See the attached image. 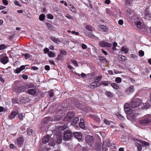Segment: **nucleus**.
<instances>
[{"instance_id":"46","label":"nucleus","mask_w":151,"mask_h":151,"mask_svg":"<svg viewBox=\"0 0 151 151\" xmlns=\"http://www.w3.org/2000/svg\"><path fill=\"white\" fill-rule=\"evenodd\" d=\"M24 55L26 59L30 58L31 57V55L27 53H25L24 54Z\"/></svg>"},{"instance_id":"37","label":"nucleus","mask_w":151,"mask_h":151,"mask_svg":"<svg viewBox=\"0 0 151 151\" xmlns=\"http://www.w3.org/2000/svg\"><path fill=\"white\" fill-rule=\"evenodd\" d=\"M100 84L101 85H104V86H106L109 85L110 83L108 81H101L100 82Z\"/></svg>"},{"instance_id":"18","label":"nucleus","mask_w":151,"mask_h":151,"mask_svg":"<svg viewBox=\"0 0 151 151\" xmlns=\"http://www.w3.org/2000/svg\"><path fill=\"white\" fill-rule=\"evenodd\" d=\"M17 145L19 147H21L24 141L22 137H20L17 139Z\"/></svg>"},{"instance_id":"38","label":"nucleus","mask_w":151,"mask_h":151,"mask_svg":"<svg viewBox=\"0 0 151 151\" xmlns=\"http://www.w3.org/2000/svg\"><path fill=\"white\" fill-rule=\"evenodd\" d=\"M48 55L50 58H53L55 56V54L51 51L49 52L48 53Z\"/></svg>"},{"instance_id":"58","label":"nucleus","mask_w":151,"mask_h":151,"mask_svg":"<svg viewBox=\"0 0 151 151\" xmlns=\"http://www.w3.org/2000/svg\"><path fill=\"white\" fill-rule=\"evenodd\" d=\"M14 4H15V5H17V6H21V5H20V4H19V2L16 0H15L14 1Z\"/></svg>"},{"instance_id":"51","label":"nucleus","mask_w":151,"mask_h":151,"mask_svg":"<svg viewBox=\"0 0 151 151\" xmlns=\"http://www.w3.org/2000/svg\"><path fill=\"white\" fill-rule=\"evenodd\" d=\"M6 48V46L4 44L0 45V50H4Z\"/></svg>"},{"instance_id":"47","label":"nucleus","mask_w":151,"mask_h":151,"mask_svg":"<svg viewBox=\"0 0 151 151\" xmlns=\"http://www.w3.org/2000/svg\"><path fill=\"white\" fill-rule=\"evenodd\" d=\"M101 76H98L97 77H96L95 78V81L97 83H98V82L100 81L101 80Z\"/></svg>"},{"instance_id":"6","label":"nucleus","mask_w":151,"mask_h":151,"mask_svg":"<svg viewBox=\"0 0 151 151\" xmlns=\"http://www.w3.org/2000/svg\"><path fill=\"white\" fill-rule=\"evenodd\" d=\"M124 111L127 115L130 114L132 113V110L130 109V105L129 104L125 103L124 105Z\"/></svg>"},{"instance_id":"59","label":"nucleus","mask_w":151,"mask_h":151,"mask_svg":"<svg viewBox=\"0 0 151 151\" xmlns=\"http://www.w3.org/2000/svg\"><path fill=\"white\" fill-rule=\"evenodd\" d=\"M65 17L69 19H73L72 17L68 14H67L65 16Z\"/></svg>"},{"instance_id":"21","label":"nucleus","mask_w":151,"mask_h":151,"mask_svg":"<svg viewBox=\"0 0 151 151\" xmlns=\"http://www.w3.org/2000/svg\"><path fill=\"white\" fill-rule=\"evenodd\" d=\"M141 144V143L138 142V140L136 141L135 145L137 147V149L138 151H140L142 150V146Z\"/></svg>"},{"instance_id":"43","label":"nucleus","mask_w":151,"mask_h":151,"mask_svg":"<svg viewBox=\"0 0 151 151\" xmlns=\"http://www.w3.org/2000/svg\"><path fill=\"white\" fill-rule=\"evenodd\" d=\"M45 17V15L44 14H41L39 16V19L41 21H43L44 20Z\"/></svg>"},{"instance_id":"61","label":"nucleus","mask_w":151,"mask_h":151,"mask_svg":"<svg viewBox=\"0 0 151 151\" xmlns=\"http://www.w3.org/2000/svg\"><path fill=\"white\" fill-rule=\"evenodd\" d=\"M49 51V49L47 48H46L44 50V52L45 54L48 53Z\"/></svg>"},{"instance_id":"9","label":"nucleus","mask_w":151,"mask_h":151,"mask_svg":"<svg viewBox=\"0 0 151 151\" xmlns=\"http://www.w3.org/2000/svg\"><path fill=\"white\" fill-rule=\"evenodd\" d=\"M71 136L72 134L70 131L66 132L64 134V139L65 140H68L71 138Z\"/></svg>"},{"instance_id":"62","label":"nucleus","mask_w":151,"mask_h":151,"mask_svg":"<svg viewBox=\"0 0 151 151\" xmlns=\"http://www.w3.org/2000/svg\"><path fill=\"white\" fill-rule=\"evenodd\" d=\"M2 2L5 5H7L8 4V2L7 0H3Z\"/></svg>"},{"instance_id":"49","label":"nucleus","mask_w":151,"mask_h":151,"mask_svg":"<svg viewBox=\"0 0 151 151\" xmlns=\"http://www.w3.org/2000/svg\"><path fill=\"white\" fill-rule=\"evenodd\" d=\"M0 81L3 83H4L5 81V78L3 77V75L0 74Z\"/></svg>"},{"instance_id":"31","label":"nucleus","mask_w":151,"mask_h":151,"mask_svg":"<svg viewBox=\"0 0 151 151\" xmlns=\"http://www.w3.org/2000/svg\"><path fill=\"white\" fill-rule=\"evenodd\" d=\"M118 58L120 60L123 62L127 60L126 58L124 56L119 55L118 56Z\"/></svg>"},{"instance_id":"30","label":"nucleus","mask_w":151,"mask_h":151,"mask_svg":"<svg viewBox=\"0 0 151 151\" xmlns=\"http://www.w3.org/2000/svg\"><path fill=\"white\" fill-rule=\"evenodd\" d=\"M50 39L52 40L56 43L58 44L60 42V40L59 39L53 37L51 36Z\"/></svg>"},{"instance_id":"19","label":"nucleus","mask_w":151,"mask_h":151,"mask_svg":"<svg viewBox=\"0 0 151 151\" xmlns=\"http://www.w3.org/2000/svg\"><path fill=\"white\" fill-rule=\"evenodd\" d=\"M74 136L78 140H80L82 138V135L79 132H74L73 133Z\"/></svg>"},{"instance_id":"24","label":"nucleus","mask_w":151,"mask_h":151,"mask_svg":"<svg viewBox=\"0 0 151 151\" xmlns=\"http://www.w3.org/2000/svg\"><path fill=\"white\" fill-rule=\"evenodd\" d=\"M79 126L82 129L85 128V126L84 122V120L83 119H80V122L79 124Z\"/></svg>"},{"instance_id":"4","label":"nucleus","mask_w":151,"mask_h":151,"mask_svg":"<svg viewBox=\"0 0 151 151\" xmlns=\"http://www.w3.org/2000/svg\"><path fill=\"white\" fill-rule=\"evenodd\" d=\"M65 115L63 111L62 110L58 111L57 115L54 116V120L55 121H59Z\"/></svg>"},{"instance_id":"52","label":"nucleus","mask_w":151,"mask_h":151,"mask_svg":"<svg viewBox=\"0 0 151 151\" xmlns=\"http://www.w3.org/2000/svg\"><path fill=\"white\" fill-rule=\"evenodd\" d=\"M118 118L121 120H124L125 119V117L123 116L120 114H118L117 115Z\"/></svg>"},{"instance_id":"5","label":"nucleus","mask_w":151,"mask_h":151,"mask_svg":"<svg viewBox=\"0 0 151 151\" xmlns=\"http://www.w3.org/2000/svg\"><path fill=\"white\" fill-rule=\"evenodd\" d=\"M151 120L149 118L145 117L139 121V123L144 125H146L149 124Z\"/></svg>"},{"instance_id":"10","label":"nucleus","mask_w":151,"mask_h":151,"mask_svg":"<svg viewBox=\"0 0 151 151\" xmlns=\"http://www.w3.org/2000/svg\"><path fill=\"white\" fill-rule=\"evenodd\" d=\"M99 45L101 47H110L112 46V45L108 42H106L104 41L99 42Z\"/></svg>"},{"instance_id":"17","label":"nucleus","mask_w":151,"mask_h":151,"mask_svg":"<svg viewBox=\"0 0 151 151\" xmlns=\"http://www.w3.org/2000/svg\"><path fill=\"white\" fill-rule=\"evenodd\" d=\"M99 29L100 31L104 32H107L108 31V29L107 27L106 26L104 25H101L99 26Z\"/></svg>"},{"instance_id":"48","label":"nucleus","mask_w":151,"mask_h":151,"mask_svg":"<svg viewBox=\"0 0 151 151\" xmlns=\"http://www.w3.org/2000/svg\"><path fill=\"white\" fill-rule=\"evenodd\" d=\"M99 60L102 62H104L106 61V60L105 58L103 57H99Z\"/></svg>"},{"instance_id":"13","label":"nucleus","mask_w":151,"mask_h":151,"mask_svg":"<svg viewBox=\"0 0 151 151\" xmlns=\"http://www.w3.org/2000/svg\"><path fill=\"white\" fill-rule=\"evenodd\" d=\"M0 61L2 63L5 64L8 62L9 59L8 57L6 56H1L0 57Z\"/></svg>"},{"instance_id":"40","label":"nucleus","mask_w":151,"mask_h":151,"mask_svg":"<svg viewBox=\"0 0 151 151\" xmlns=\"http://www.w3.org/2000/svg\"><path fill=\"white\" fill-rule=\"evenodd\" d=\"M79 118L78 117H75L73 119L72 121V124H76L79 121Z\"/></svg>"},{"instance_id":"28","label":"nucleus","mask_w":151,"mask_h":151,"mask_svg":"<svg viewBox=\"0 0 151 151\" xmlns=\"http://www.w3.org/2000/svg\"><path fill=\"white\" fill-rule=\"evenodd\" d=\"M84 32L87 37H94V35L91 32H88L86 30H84Z\"/></svg>"},{"instance_id":"15","label":"nucleus","mask_w":151,"mask_h":151,"mask_svg":"<svg viewBox=\"0 0 151 151\" xmlns=\"http://www.w3.org/2000/svg\"><path fill=\"white\" fill-rule=\"evenodd\" d=\"M25 87L24 86L19 87L17 88H15V90L17 93H20L25 90Z\"/></svg>"},{"instance_id":"8","label":"nucleus","mask_w":151,"mask_h":151,"mask_svg":"<svg viewBox=\"0 0 151 151\" xmlns=\"http://www.w3.org/2000/svg\"><path fill=\"white\" fill-rule=\"evenodd\" d=\"M145 18L146 20H150L151 19V13L149 10L148 8H147L145 9Z\"/></svg>"},{"instance_id":"54","label":"nucleus","mask_w":151,"mask_h":151,"mask_svg":"<svg viewBox=\"0 0 151 151\" xmlns=\"http://www.w3.org/2000/svg\"><path fill=\"white\" fill-rule=\"evenodd\" d=\"M22 71L19 68H17L16 69L15 72L17 74H18L20 73Z\"/></svg>"},{"instance_id":"12","label":"nucleus","mask_w":151,"mask_h":151,"mask_svg":"<svg viewBox=\"0 0 151 151\" xmlns=\"http://www.w3.org/2000/svg\"><path fill=\"white\" fill-rule=\"evenodd\" d=\"M66 54V52L65 51L61 50L60 54L59 55L56 59L57 60H62V58Z\"/></svg>"},{"instance_id":"45","label":"nucleus","mask_w":151,"mask_h":151,"mask_svg":"<svg viewBox=\"0 0 151 151\" xmlns=\"http://www.w3.org/2000/svg\"><path fill=\"white\" fill-rule=\"evenodd\" d=\"M27 88H34L35 87V85L33 83H30L27 85Z\"/></svg>"},{"instance_id":"11","label":"nucleus","mask_w":151,"mask_h":151,"mask_svg":"<svg viewBox=\"0 0 151 151\" xmlns=\"http://www.w3.org/2000/svg\"><path fill=\"white\" fill-rule=\"evenodd\" d=\"M134 91V89L133 86H131L126 88L125 91V93L127 95H130L133 93Z\"/></svg>"},{"instance_id":"7","label":"nucleus","mask_w":151,"mask_h":151,"mask_svg":"<svg viewBox=\"0 0 151 151\" xmlns=\"http://www.w3.org/2000/svg\"><path fill=\"white\" fill-rule=\"evenodd\" d=\"M86 139L87 143L90 146L92 145L94 143V139L92 136H87L86 137Z\"/></svg>"},{"instance_id":"16","label":"nucleus","mask_w":151,"mask_h":151,"mask_svg":"<svg viewBox=\"0 0 151 151\" xmlns=\"http://www.w3.org/2000/svg\"><path fill=\"white\" fill-rule=\"evenodd\" d=\"M127 119L131 121H134L136 118L134 114H128L127 116Z\"/></svg>"},{"instance_id":"29","label":"nucleus","mask_w":151,"mask_h":151,"mask_svg":"<svg viewBox=\"0 0 151 151\" xmlns=\"http://www.w3.org/2000/svg\"><path fill=\"white\" fill-rule=\"evenodd\" d=\"M68 7L72 12H76L77 11L76 9L72 4H69V5Z\"/></svg>"},{"instance_id":"23","label":"nucleus","mask_w":151,"mask_h":151,"mask_svg":"<svg viewBox=\"0 0 151 151\" xmlns=\"http://www.w3.org/2000/svg\"><path fill=\"white\" fill-rule=\"evenodd\" d=\"M138 19H137V20H136L134 22V23L139 29H142V23L141 22L139 21L138 20Z\"/></svg>"},{"instance_id":"41","label":"nucleus","mask_w":151,"mask_h":151,"mask_svg":"<svg viewBox=\"0 0 151 151\" xmlns=\"http://www.w3.org/2000/svg\"><path fill=\"white\" fill-rule=\"evenodd\" d=\"M91 117L94 120L98 122L99 121V118L97 116H95L94 115H92L91 116Z\"/></svg>"},{"instance_id":"53","label":"nucleus","mask_w":151,"mask_h":151,"mask_svg":"<svg viewBox=\"0 0 151 151\" xmlns=\"http://www.w3.org/2000/svg\"><path fill=\"white\" fill-rule=\"evenodd\" d=\"M106 94L107 96L109 97H112L113 96L112 93L110 91H107Z\"/></svg>"},{"instance_id":"42","label":"nucleus","mask_w":151,"mask_h":151,"mask_svg":"<svg viewBox=\"0 0 151 151\" xmlns=\"http://www.w3.org/2000/svg\"><path fill=\"white\" fill-rule=\"evenodd\" d=\"M115 81L116 82L120 83H121L122 79L120 77H118L116 78Z\"/></svg>"},{"instance_id":"44","label":"nucleus","mask_w":151,"mask_h":151,"mask_svg":"<svg viewBox=\"0 0 151 151\" xmlns=\"http://www.w3.org/2000/svg\"><path fill=\"white\" fill-rule=\"evenodd\" d=\"M85 28L89 31L91 32L93 30L91 26L87 25Z\"/></svg>"},{"instance_id":"26","label":"nucleus","mask_w":151,"mask_h":151,"mask_svg":"<svg viewBox=\"0 0 151 151\" xmlns=\"http://www.w3.org/2000/svg\"><path fill=\"white\" fill-rule=\"evenodd\" d=\"M56 143L57 144H60L62 141L61 136L60 134H59L56 137Z\"/></svg>"},{"instance_id":"50","label":"nucleus","mask_w":151,"mask_h":151,"mask_svg":"<svg viewBox=\"0 0 151 151\" xmlns=\"http://www.w3.org/2000/svg\"><path fill=\"white\" fill-rule=\"evenodd\" d=\"M47 17L50 19H52L53 18V16L51 14H47L46 15Z\"/></svg>"},{"instance_id":"27","label":"nucleus","mask_w":151,"mask_h":151,"mask_svg":"<svg viewBox=\"0 0 151 151\" xmlns=\"http://www.w3.org/2000/svg\"><path fill=\"white\" fill-rule=\"evenodd\" d=\"M67 127V125L66 124L63 125V124H61L59 127L58 129L60 131H63L66 129Z\"/></svg>"},{"instance_id":"2","label":"nucleus","mask_w":151,"mask_h":151,"mask_svg":"<svg viewBox=\"0 0 151 151\" xmlns=\"http://www.w3.org/2000/svg\"><path fill=\"white\" fill-rule=\"evenodd\" d=\"M26 92L33 96H37L40 93V91L38 89L31 88L28 90Z\"/></svg>"},{"instance_id":"35","label":"nucleus","mask_w":151,"mask_h":151,"mask_svg":"<svg viewBox=\"0 0 151 151\" xmlns=\"http://www.w3.org/2000/svg\"><path fill=\"white\" fill-rule=\"evenodd\" d=\"M27 134L29 135H33L34 133V131L32 129L29 128H28L27 129Z\"/></svg>"},{"instance_id":"63","label":"nucleus","mask_w":151,"mask_h":151,"mask_svg":"<svg viewBox=\"0 0 151 151\" xmlns=\"http://www.w3.org/2000/svg\"><path fill=\"white\" fill-rule=\"evenodd\" d=\"M81 46H82V48L83 49H85L87 48V46L83 43L81 45Z\"/></svg>"},{"instance_id":"64","label":"nucleus","mask_w":151,"mask_h":151,"mask_svg":"<svg viewBox=\"0 0 151 151\" xmlns=\"http://www.w3.org/2000/svg\"><path fill=\"white\" fill-rule=\"evenodd\" d=\"M131 56L132 58L134 59H137V56L133 54H131Z\"/></svg>"},{"instance_id":"14","label":"nucleus","mask_w":151,"mask_h":151,"mask_svg":"<svg viewBox=\"0 0 151 151\" xmlns=\"http://www.w3.org/2000/svg\"><path fill=\"white\" fill-rule=\"evenodd\" d=\"M73 116V114L72 112H69L67 114L66 116L64 118V120L65 121H70Z\"/></svg>"},{"instance_id":"34","label":"nucleus","mask_w":151,"mask_h":151,"mask_svg":"<svg viewBox=\"0 0 151 151\" xmlns=\"http://www.w3.org/2000/svg\"><path fill=\"white\" fill-rule=\"evenodd\" d=\"M134 0H126L125 5L127 6H130L132 4V2Z\"/></svg>"},{"instance_id":"56","label":"nucleus","mask_w":151,"mask_h":151,"mask_svg":"<svg viewBox=\"0 0 151 151\" xmlns=\"http://www.w3.org/2000/svg\"><path fill=\"white\" fill-rule=\"evenodd\" d=\"M72 63L76 66H78V64L76 60H73L72 61Z\"/></svg>"},{"instance_id":"36","label":"nucleus","mask_w":151,"mask_h":151,"mask_svg":"<svg viewBox=\"0 0 151 151\" xmlns=\"http://www.w3.org/2000/svg\"><path fill=\"white\" fill-rule=\"evenodd\" d=\"M111 86L114 89H118L119 87V86L115 83H113L111 84Z\"/></svg>"},{"instance_id":"20","label":"nucleus","mask_w":151,"mask_h":151,"mask_svg":"<svg viewBox=\"0 0 151 151\" xmlns=\"http://www.w3.org/2000/svg\"><path fill=\"white\" fill-rule=\"evenodd\" d=\"M138 142L141 143L143 146H144L146 147L149 146V143L147 142L141 140H138Z\"/></svg>"},{"instance_id":"1","label":"nucleus","mask_w":151,"mask_h":151,"mask_svg":"<svg viewBox=\"0 0 151 151\" xmlns=\"http://www.w3.org/2000/svg\"><path fill=\"white\" fill-rule=\"evenodd\" d=\"M141 104L142 102L140 99H133L131 102V106L133 108L139 107Z\"/></svg>"},{"instance_id":"25","label":"nucleus","mask_w":151,"mask_h":151,"mask_svg":"<svg viewBox=\"0 0 151 151\" xmlns=\"http://www.w3.org/2000/svg\"><path fill=\"white\" fill-rule=\"evenodd\" d=\"M17 114L15 111H14L11 113L9 116V118L11 120L14 118Z\"/></svg>"},{"instance_id":"22","label":"nucleus","mask_w":151,"mask_h":151,"mask_svg":"<svg viewBox=\"0 0 151 151\" xmlns=\"http://www.w3.org/2000/svg\"><path fill=\"white\" fill-rule=\"evenodd\" d=\"M50 137L49 135L46 136L42 140V142L44 144L47 143L50 139Z\"/></svg>"},{"instance_id":"55","label":"nucleus","mask_w":151,"mask_h":151,"mask_svg":"<svg viewBox=\"0 0 151 151\" xmlns=\"http://www.w3.org/2000/svg\"><path fill=\"white\" fill-rule=\"evenodd\" d=\"M139 55L141 57L143 56L144 54V51L142 50H140L139 52Z\"/></svg>"},{"instance_id":"60","label":"nucleus","mask_w":151,"mask_h":151,"mask_svg":"<svg viewBox=\"0 0 151 151\" xmlns=\"http://www.w3.org/2000/svg\"><path fill=\"white\" fill-rule=\"evenodd\" d=\"M28 65H26L25 66L24 65H22L19 68H20V69L21 70H22V71L25 69V66H28Z\"/></svg>"},{"instance_id":"39","label":"nucleus","mask_w":151,"mask_h":151,"mask_svg":"<svg viewBox=\"0 0 151 151\" xmlns=\"http://www.w3.org/2000/svg\"><path fill=\"white\" fill-rule=\"evenodd\" d=\"M121 50L122 51L124 52L125 53H127L128 51L127 47L125 46H124L122 47Z\"/></svg>"},{"instance_id":"3","label":"nucleus","mask_w":151,"mask_h":151,"mask_svg":"<svg viewBox=\"0 0 151 151\" xmlns=\"http://www.w3.org/2000/svg\"><path fill=\"white\" fill-rule=\"evenodd\" d=\"M53 119V118L50 117H47L44 119L43 122L41 123L42 126L41 127V128L42 130V132L45 131V129L44 126H43L45 124V123H46L50 121H52Z\"/></svg>"},{"instance_id":"57","label":"nucleus","mask_w":151,"mask_h":151,"mask_svg":"<svg viewBox=\"0 0 151 151\" xmlns=\"http://www.w3.org/2000/svg\"><path fill=\"white\" fill-rule=\"evenodd\" d=\"M126 12L128 16H129L132 14V12L130 9H128L126 11Z\"/></svg>"},{"instance_id":"32","label":"nucleus","mask_w":151,"mask_h":151,"mask_svg":"<svg viewBox=\"0 0 151 151\" xmlns=\"http://www.w3.org/2000/svg\"><path fill=\"white\" fill-rule=\"evenodd\" d=\"M150 106V105L147 103L143 104V105L142 106V109H147Z\"/></svg>"},{"instance_id":"33","label":"nucleus","mask_w":151,"mask_h":151,"mask_svg":"<svg viewBox=\"0 0 151 151\" xmlns=\"http://www.w3.org/2000/svg\"><path fill=\"white\" fill-rule=\"evenodd\" d=\"M98 86V83L96 82H94L92 83L90 85V88H94L96 87H97Z\"/></svg>"}]
</instances>
